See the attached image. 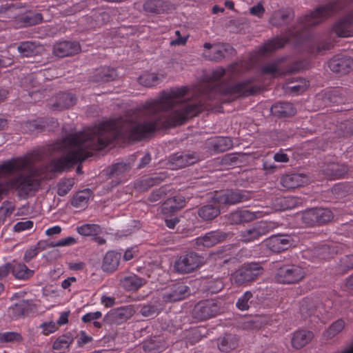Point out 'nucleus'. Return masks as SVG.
Returning a JSON list of instances; mask_svg holds the SVG:
<instances>
[{"label": "nucleus", "mask_w": 353, "mask_h": 353, "mask_svg": "<svg viewBox=\"0 0 353 353\" xmlns=\"http://www.w3.org/2000/svg\"><path fill=\"white\" fill-rule=\"evenodd\" d=\"M332 107H334V103H336L337 105L340 103H345L347 98L346 97V90L341 87H336L332 88ZM342 111V110L339 108H332V112H339Z\"/></svg>", "instance_id": "nucleus-39"}, {"label": "nucleus", "mask_w": 353, "mask_h": 353, "mask_svg": "<svg viewBox=\"0 0 353 353\" xmlns=\"http://www.w3.org/2000/svg\"><path fill=\"white\" fill-rule=\"evenodd\" d=\"M77 230L82 236H94L100 232L101 228L97 224H84L77 227Z\"/></svg>", "instance_id": "nucleus-44"}, {"label": "nucleus", "mask_w": 353, "mask_h": 353, "mask_svg": "<svg viewBox=\"0 0 353 353\" xmlns=\"http://www.w3.org/2000/svg\"><path fill=\"white\" fill-rule=\"evenodd\" d=\"M252 298V293L250 291L245 292L242 296H241L236 303V307L241 310H246L249 308V301Z\"/></svg>", "instance_id": "nucleus-53"}, {"label": "nucleus", "mask_w": 353, "mask_h": 353, "mask_svg": "<svg viewBox=\"0 0 353 353\" xmlns=\"http://www.w3.org/2000/svg\"><path fill=\"white\" fill-rule=\"evenodd\" d=\"M299 199L294 196H283L276 198L274 202L276 210L285 211L292 209L298 205Z\"/></svg>", "instance_id": "nucleus-34"}, {"label": "nucleus", "mask_w": 353, "mask_h": 353, "mask_svg": "<svg viewBox=\"0 0 353 353\" xmlns=\"http://www.w3.org/2000/svg\"><path fill=\"white\" fill-rule=\"evenodd\" d=\"M161 308L156 304H147L141 307L140 314L145 317H150L157 315Z\"/></svg>", "instance_id": "nucleus-50"}, {"label": "nucleus", "mask_w": 353, "mask_h": 353, "mask_svg": "<svg viewBox=\"0 0 353 353\" xmlns=\"http://www.w3.org/2000/svg\"><path fill=\"white\" fill-rule=\"evenodd\" d=\"M352 3L353 0H332V12L337 6L346 8ZM334 31L339 37H353V10L332 26V32Z\"/></svg>", "instance_id": "nucleus-6"}, {"label": "nucleus", "mask_w": 353, "mask_h": 353, "mask_svg": "<svg viewBox=\"0 0 353 353\" xmlns=\"http://www.w3.org/2000/svg\"><path fill=\"white\" fill-rule=\"evenodd\" d=\"M40 327L43 329V333L46 335L53 333L58 329L57 325L53 321L43 323Z\"/></svg>", "instance_id": "nucleus-60"}, {"label": "nucleus", "mask_w": 353, "mask_h": 353, "mask_svg": "<svg viewBox=\"0 0 353 353\" xmlns=\"http://www.w3.org/2000/svg\"><path fill=\"white\" fill-rule=\"evenodd\" d=\"M73 341L72 337L70 334H64L54 342L52 347L55 350H58L60 352H64L70 347V345Z\"/></svg>", "instance_id": "nucleus-40"}, {"label": "nucleus", "mask_w": 353, "mask_h": 353, "mask_svg": "<svg viewBox=\"0 0 353 353\" xmlns=\"http://www.w3.org/2000/svg\"><path fill=\"white\" fill-rule=\"evenodd\" d=\"M201 263L200 256L191 252L179 257L174 263V269L179 273L187 274L199 268Z\"/></svg>", "instance_id": "nucleus-11"}, {"label": "nucleus", "mask_w": 353, "mask_h": 353, "mask_svg": "<svg viewBox=\"0 0 353 353\" xmlns=\"http://www.w3.org/2000/svg\"><path fill=\"white\" fill-rule=\"evenodd\" d=\"M38 253L39 251L35 245L34 247H31L25 252L23 256L24 261L26 263L30 262L34 256L38 254Z\"/></svg>", "instance_id": "nucleus-64"}, {"label": "nucleus", "mask_w": 353, "mask_h": 353, "mask_svg": "<svg viewBox=\"0 0 353 353\" xmlns=\"http://www.w3.org/2000/svg\"><path fill=\"white\" fill-rule=\"evenodd\" d=\"M175 34L177 38L170 41V46H183L186 43L188 37H182L179 30H176Z\"/></svg>", "instance_id": "nucleus-63"}, {"label": "nucleus", "mask_w": 353, "mask_h": 353, "mask_svg": "<svg viewBox=\"0 0 353 353\" xmlns=\"http://www.w3.org/2000/svg\"><path fill=\"white\" fill-rule=\"evenodd\" d=\"M21 21L26 26H34L40 23L43 21V17L42 14L39 12L29 13L22 17Z\"/></svg>", "instance_id": "nucleus-48"}, {"label": "nucleus", "mask_w": 353, "mask_h": 353, "mask_svg": "<svg viewBox=\"0 0 353 353\" xmlns=\"http://www.w3.org/2000/svg\"><path fill=\"white\" fill-rule=\"evenodd\" d=\"M229 250L222 249L212 252L210 255V259L214 261L216 265L222 266L232 259L231 254L228 252Z\"/></svg>", "instance_id": "nucleus-37"}, {"label": "nucleus", "mask_w": 353, "mask_h": 353, "mask_svg": "<svg viewBox=\"0 0 353 353\" xmlns=\"http://www.w3.org/2000/svg\"><path fill=\"white\" fill-rule=\"evenodd\" d=\"M245 63L243 61L235 62L228 66L225 70L219 68L212 73L209 79L201 83L199 90L203 97L206 96L210 99H214L219 94L230 95L233 99L241 96H250L256 93L259 88L252 84L253 79L237 83L225 88L219 85L216 81H219L225 74L232 77L242 73L245 70Z\"/></svg>", "instance_id": "nucleus-3"}, {"label": "nucleus", "mask_w": 353, "mask_h": 353, "mask_svg": "<svg viewBox=\"0 0 353 353\" xmlns=\"http://www.w3.org/2000/svg\"><path fill=\"white\" fill-rule=\"evenodd\" d=\"M228 221L230 224H241V217L240 210H236L229 214Z\"/></svg>", "instance_id": "nucleus-62"}, {"label": "nucleus", "mask_w": 353, "mask_h": 353, "mask_svg": "<svg viewBox=\"0 0 353 353\" xmlns=\"http://www.w3.org/2000/svg\"><path fill=\"white\" fill-rule=\"evenodd\" d=\"M228 234L217 230L207 232L205 235L194 239V245L199 250L209 248L225 240Z\"/></svg>", "instance_id": "nucleus-12"}, {"label": "nucleus", "mask_w": 353, "mask_h": 353, "mask_svg": "<svg viewBox=\"0 0 353 353\" xmlns=\"http://www.w3.org/2000/svg\"><path fill=\"white\" fill-rule=\"evenodd\" d=\"M74 184V179H64L61 180L57 184V194L61 196L66 195L72 189Z\"/></svg>", "instance_id": "nucleus-47"}, {"label": "nucleus", "mask_w": 353, "mask_h": 353, "mask_svg": "<svg viewBox=\"0 0 353 353\" xmlns=\"http://www.w3.org/2000/svg\"><path fill=\"white\" fill-rule=\"evenodd\" d=\"M190 294V288L183 283H176L168 287L163 292L162 299L165 302L181 301Z\"/></svg>", "instance_id": "nucleus-13"}, {"label": "nucleus", "mask_w": 353, "mask_h": 353, "mask_svg": "<svg viewBox=\"0 0 353 353\" xmlns=\"http://www.w3.org/2000/svg\"><path fill=\"white\" fill-rule=\"evenodd\" d=\"M352 192V188L347 183H339L332 186V194L336 195V199L345 196Z\"/></svg>", "instance_id": "nucleus-42"}, {"label": "nucleus", "mask_w": 353, "mask_h": 353, "mask_svg": "<svg viewBox=\"0 0 353 353\" xmlns=\"http://www.w3.org/2000/svg\"><path fill=\"white\" fill-rule=\"evenodd\" d=\"M296 108L290 102H278L271 107V112L278 117H288L296 114Z\"/></svg>", "instance_id": "nucleus-28"}, {"label": "nucleus", "mask_w": 353, "mask_h": 353, "mask_svg": "<svg viewBox=\"0 0 353 353\" xmlns=\"http://www.w3.org/2000/svg\"><path fill=\"white\" fill-rule=\"evenodd\" d=\"M23 341L21 334L17 332H5L0 333L1 343H20Z\"/></svg>", "instance_id": "nucleus-46"}, {"label": "nucleus", "mask_w": 353, "mask_h": 353, "mask_svg": "<svg viewBox=\"0 0 353 353\" xmlns=\"http://www.w3.org/2000/svg\"><path fill=\"white\" fill-rule=\"evenodd\" d=\"M337 136L345 137L347 134L353 133V119L347 120L341 122L338 127L337 132H335Z\"/></svg>", "instance_id": "nucleus-49"}, {"label": "nucleus", "mask_w": 353, "mask_h": 353, "mask_svg": "<svg viewBox=\"0 0 353 353\" xmlns=\"http://www.w3.org/2000/svg\"><path fill=\"white\" fill-rule=\"evenodd\" d=\"M37 170L32 161L26 158L12 159L0 165V174L15 175L8 181L0 182V201L10 190H15L19 196H27L35 192L39 185Z\"/></svg>", "instance_id": "nucleus-2"}, {"label": "nucleus", "mask_w": 353, "mask_h": 353, "mask_svg": "<svg viewBox=\"0 0 353 353\" xmlns=\"http://www.w3.org/2000/svg\"><path fill=\"white\" fill-rule=\"evenodd\" d=\"M198 159L194 153H176L170 157L169 163L172 165V169H179L194 164Z\"/></svg>", "instance_id": "nucleus-20"}, {"label": "nucleus", "mask_w": 353, "mask_h": 353, "mask_svg": "<svg viewBox=\"0 0 353 353\" xmlns=\"http://www.w3.org/2000/svg\"><path fill=\"white\" fill-rule=\"evenodd\" d=\"M81 50V46L78 42L64 41L54 44L53 54L57 57L63 58L75 55Z\"/></svg>", "instance_id": "nucleus-18"}, {"label": "nucleus", "mask_w": 353, "mask_h": 353, "mask_svg": "<svg viewBox=\"0 0 353 353\" xmlns=\"http://www.w3.org/2000/svg\"><path fill=\"white\" fill-rule=\"evenodd\" d=\"M270 227L266 222H259L252 228L243 230L240 236L243 242L248 243L259 239L261 236L267 234Z\"/></svg>", "instance_id": "nucleus-16"}, {"label": "nucleus", "mask_w": 353, "mask_h": 353, "mask_svg": "<svg viewBox=\"0 0 353 353\" xmlns=\"http://www.w3.org/2000/svg\"><path fill=\"white\" fill-rule=\"evenodd\" d=\"M223 281L218 279L209 281L207 285V290L211 294H216L223 288Z\"/></svg>", "instance_id": "nucleus-55"}, {"label": "nucleus", "mask_w": 353, "mask_h": 353, "mask_svg": "<svg viewBox=\"0 0 353 353\" xmlns=\"http://www.w3.org/2000/svg\"><path fill=\"white\" fill-rule=\"evenodd\" d=\"M294 17L293 13L290 10H279L274 11L270 19V23L274 26H281L286 24Z\"/></svg>", "instance_id": "nucleus-31"}, {"label": "nucleus", "mask_w": 353, "mask_h": 353, "mask_svg": "<svg viewBox=\"0 0 353 353\" xmlns=\"http://www.w3.org/2000/svg\"><path fill=\"white\" fill-rule=\"evenodd\" d=\"M251 195L248 192L228 190L223 192H216L213 196V200L220 204L234 205L249 201Z\"/></svg>", "instance_id": "nucleus-9"}, {"label": "nucleus", "mask_w": 353, "mask_h": 353, "mask_svg": "<svg viewBox=\"0 0 353 353\" xmlns=\"http://www.w3.org/2000/svg\"><path fill=\"white\" fill-rule=\"evenodd\" d=\"M160 81V79L155 73L145 72L139 78L140 84L145 87H152L157 85Z\"/></svg>", "instance_id": "nucleus-41"}, {"label": "nucleus", "mask_w": 353, "mask_h": 353, "mask_svg": "<svg viewBox=\"0 0 353 353\" xmlns=\"http://www.w3.org/2000/svg\"><path fill=\"white\" fill-rule=\"evenodd\" d=\"M234 52V49L228 43H216L213 45V51L203 52V56L208 60L219 62Z\"/></svg>", "instance_id": "nucleus-17"}, {"label": "nucleus", "mask_w": 353, "mask_h": 353, "mask_svg": "<svg viewBox=\"0 0 353 353\" xmlns=\"http://www.w3.org/2000/svg\"><path fill=\"white\" fill-rule=\"evenodd\" d=\"M313 336L314 334L310 331H296L292 339V345L296 349H300L307 345L312 339Z\"/></svg>", "instance_id": "nucleus-33"}, {"label": "nucleus", "mask_w": 353, "mask_h": 353, "mask_svg": "<svg viewBox=\"0 0 353 353\" xmlns=\"http://www.w3.org/2000/svg\"><path fill=\"white\" fill-rule=\"evenodd\" d=\"M170 9L168 0H146L143 4V10L147 13L161 14Z\"/></svg>", "instance_id": "nucleus-22"}, {"label": "nucleus", "mask_w": 353, "mask_h": 353, "mask_svg": "<svg viewBox=\"0 0 353 353\" xmlns=\"http://www.w3.org/2000/svg\"><path fill=\"white\" fill-rule=\"evenodd\" d=\"M110 20V15L106 12L96 10L91 15L85 16L81 19V23L88 29L100 27Z\"/></svg>", "instance_id": "nucleus-19"}, {"label": "nucleus", "mask_w": 353, "mask_h": 353, "mask_svg": "<svg viewBox=\"0 0 353 353\" xmlns=\"http://www.w3.org/2000/svg\"><path fill=\"white\" fill-rule=\"evenodd\" d=\"M134 314L131 306L121 307L110 311L103 318L107 324H121L130 319Z\"/></svg>", "instance_id": "nucleus-14"}, {"label": "nucleus", "mask_w": 353, "mask_h": 353, "mask_svg": "<svg viewBox=\"0 0 353 353\" xmlns=\"http://www.w3.org/2000/svg\"><path fill=\"white\" fill-rule=\"evenodd\" d=\"M240 157H243V154L240 153L227 154L221 159V164L225 166H239L242 163Z\"/></svg>", "instance_id": "nucleus-43"}, {"label": "nucleus", "mask_w": 353, "mask_h": 353, "mask_svg": "<svg viewBox=\"0 0 353 353\" xmlns=\"http://www.w3.org/2000/svg\"><path fill=\"white\" fill-rule=\"evenodd\" d=\"M353 70V59L343 56L337 59H332V72L343 75Z\"/></svg>", "instance_id": "nucleus-24"}, {"label": "nucleus", "mask_w": 353, "mask_h": 353, "mask_svg": "<svg viewBox=\"0 0 353 353\" xmlns=\"http://www.w3.org/2000/svg\"><path fill=\"white\" fill-rule=\"evenodd\" d=\"M232 145V141L229 137H220L215 140L214 148L217 152H224L230 149Z\"/></svg>", "instance_id": "nucleus-45"}, {"label": "nucleus", "mask_w": 353, "mask_h": 353, "mask_svg": "<svg viewBox=\"0 0 353 353\" xmlns=\"http://www.w3.org/2000/svg\"><path fill=\"white\" fill-rule=\"evenodd\" d=\"M168 188L166 186H161L160 188L154 190L148 197L150 202H157L164 198L167 194Z\"/></svg>", "instance_id": "nucleus-57"}, {"label": "nucleus", "mask_w": 353, "mask_h": 353, "mask_svg": "<svg viewBox=\"0 0 353 353\" xmlns=\"http://www.w3.org/2000/svg\"><path fill=\"white\" fill-rule=\"evenodd\" d=\"M330 13L331 6L330 4L319 6L313 12L305 14L304 17H301L299 19L298 26L293 30H288V38L276 37L268 41L260 48L259 53L261 55L270 54L274 51L284 47V46L292 38H295L299 41L302 37L303 32L322 23L330 16Z\"/></svg>", "instance_id": "nucleus-4"}, {"label": "nucleus", "mask_w": 353, "mask_h": 353, "mask_svg": "<svg viewBox=\"0 0 353 353\" xmlns=\"http://www.w3.org/2000/svg\"><path fill=\"white\" fill-rule=\"evenodd\" d=\"M34 225V223L32 221H20L17 222L14 225V231L17 232H20L26 230H30L32 228Z\"/></svg>", "instance_id": "nucleus-59"}, {"label": "nucleus", "mask_w": 353, "mask_h": 353, "mask_svg": "<svg viewBox=\"0 0 353 353\" xmlns=\"http://www.w3.org/2000/svg\"><path fill=\"white\" fill-rule=\"evenodd\" d=\"M30 310V303L28 301L22 300L10 308L11 315L14 319L26 315Z\"/></svg>", "instance_id": "nucleus-36"}, {"label": "nucleus", "mask_w": 353, "mask_h": 353, "mask_svg": "<svg viewBox=\"0 0 353 353\" xmlns=\"http://www.w3.org/2000/svg\"><path fill=\"white\" fill-rule=\"evenodd\" d=\"M353 269V254L345 255L340 260V270L345 273Z\"/></svg>", "instance_id": "nucleus-54"}, {"label": "nucleus", "mask_w": 353, "mask_h": 353, "mask_svg": "<svg viewBox=\"0 0 353 353\" xmlns=\"http://www.w3.org/2000/svg\"><path fill=\"white\" fill-rule=\"evenodd\" d=\"M185 205V200L182 196H176L168 199L161 206L164 214H172Z\"/></svg>", "instance_id": "nucleus-23"}, {"label": "nucleus", "mask_w": 353, "mask_h": 353, "mask_svg": "<svg viewBox=\"0 0 353 353\" xmlns=\"http://www.w3.org/2000/svg\"><path fill=\"white\" fill-rule=\"evenodd\" d=\"M301 223L308 228L319 226L330 221L331 211L327 208H312L300 214Z\"/></svg>", "instance_id": "nucleus-7"}, {"label": "nucleus", "mask_w": 353, "mask_h": 353, "mask_svg": "<svg viewBox=\"0 0 353 353\" xmlns=\"http://www.w3.org/2000/svg\"><path fill=\"white\" fill-rule=\"evenodd\" d=\"M219 204L213 200V203L199 208L197 211L198 216L203 221L213 220L221 213Z\"/></svg>", "instance_id": "nucleus-26"}, {"label": "nucleus", "mask_w": 353, "mask_h": 353, "mask_svg": "<svg viewBox=\"0 0 353 353\" xmlns=\"http://www.w3.org/2000/svg\"><path fill=\"white\" fill-rule=\"evenodd\" d=\"M121 253L115 251L108 252L103 260L102 270L106 272H113L119 267L121 260Z\"/></svg>", "instance_id": "nucleus-27"}, {"label": "nucleus", "mask_w": 353, "mask_h": 353, "mask_svg": "<svg viewBox=\"0 0 353 353\" xmlns=\"http://www.w3.org/2000/svg\"><path fill=\"white\" fill-rule=\"evenodd\" d=\"M41 46L37 42L27 41L19 43L17 50L23 57L36 56L39 53Z\"/></svg>", "instance_id": "nucleus-32"}, {"label": "nucleus", "mask_w": 353, "mask_h": 353, "mask_svg": "<svg viewBox=\"0 0 353 353\" xmlns=\"http://www.w3.org/2000/svg\"><path fill=\"white\" fill-rule=\"evenodd\" d=\"M130 169V166L128 164L125 163H118L112 165L110 174L112 175H119L121 174Z\"/></svg>", "instance_id": "nucleus-58"}, {"label": "nucleus", "mask_w": 353, "mask_h": 353, "mask_svg": "<svg viewBox=\"0 0 353 353\" xmlns=\"http://www.w3.org/2000/svg\"><path fill=\"white\" fill-rule=\"evenodd\" d=\"M305 176L302 174H287L282 175L280 183L283 188L290 190L301 186L305 183Z\"/></svg>", "instance_id": "nucleus-25"}, {"label": "nucleus", "mask_w": 353, "mask_h": 353, "mask_svg": "<svg viewBox=\"0 0 353 353\" xmlns=\"http://www.w3.org/2000/svg\"><path fill=\"white\" fill-rule=\"evenodd\" d=\"M348 172V168L345 165H340L332 162V180L335 178L343 177Z\"/></svg>", "instance_id": "nucleus-56"}, {"label": "nucleus", "mask_w": 353, "mask_h": 353, "mask_svg": "<svg viewBox=\"0 0 353 353\" xmlns=\"http://www.w3.org/2000/svg\"><path fill=\"white\" fill-rule=\"evenodd\" d=\"M239 339L236 335L226 334L217 339L219 350L223 353H230L234 350L239 345Z\"/></svg>", "instance_id": "nucleus-21"}, {"label": "nucleus", "mask_w": 353, "mask_h": 353, "mask_svg": "<svg viewBox=\"0 0 353 353\" xmlns=\"http://www.w3.org/2000/svg\"><path fill=\"white\" fill-rule=\"evenodd\" d=\"M117 73L114 69L108 67L101 68L95 72L96 81L108 82L114 80Z\"/></svg>", "instance_id": "nucleus-38"}, {"label": "nucleus", "mask_w": 353, "mask_h": 353, "mask_svg": "<svg viewBox=\"0 0 353 353\" xmlns=\"http://www.w3.org/2000/svg\"><path fill=\"white\" fill-rule=\"evenodd\" d=\"M189 89L186 86L164 90L156 99L147 101L142 107L143 122L119 118L110 120L85 132L70 134L57 141L52 150L67 152L50 162L51 172H61L92 156L93 150H101L110 143L128 133L132 140L139 141L157 130L183 124L205 108L203 98L184 99Z\"/></svg>", "instance_id": "nucleus-1"}, {"label": "nucleus", "mask_w": 353, "mask_h": 353, "mask_svg": "<svg viewBox=\"0 0 353 353\" xmlns=\"http://www.w3.org/2000/svg\"><path fill=\"white\" fill-rule=\"evenodd\" d=\"M219 312V306L213 300L202 301L196 303L192 310L194 319L203 321L215 316Z\"/></svg>", "instance_id": "nucleus-10"}, {"label": "nucleus", "mask_w": 353, "mask_h": 353, "mask_svg": "<svg viewBox=\"0 0 353 353\" xmlns=\"http://www.w3.org/2000/svg\"><path fill=\"white\" fill-rule=\"evenodd\" d=\"M305 275V269L299 265L286 264L278 269L276 279L281 283L294 284L302 281Z\"/></svg>", "instance_id": "nucleus-8"}, {"label": "nucleus", "mask_w": 353, "mask_h": 353, "mask_svg": "<svg viewBox=\"0 0 353 353\" xmlns=\"http://www.w3.org/2000/svg\"><path fill=\"white\" fill-rule=\"evenodd\" d=\"M264 272V268L260 263H245L231 275V280L240 285L259 279Z\"/></svg>", "instance_id": "nucleus-5"}, {"label": "nucleus", "mask_w": 353, "mask_h": 353, "mask_svg": "<svg viewBox=\"0 0 353 353\" xmlns=\"http://www.w3.org/2000/svg\"><path fill=\"white\" fill-rule=\"evenodd\" d=\"M77 99L71 93L62 92L57 95L55 102L52 104L54 110H62L74 105Z\"/></svg>", "instance_id": "nucleus-29"}, {"label": "nucleus", "mask_w": 353, "mask_h": 353, "mask_svg": "<svg viewBox=\"0 0 353 353\" xmlns=\"http://www.w3.org/2000/svg\"><path fill=\"white\" fill-rule=\"evenodd\" d=\"M43 125L37 120L27 121L22 123V130L26 133H32L43 128Z\"/></svg>", "instance_id": "nucleus-51"}, {"label": "nucleus", "mask_w": 353, "mask_h": 353, "mask_svg": "<svg viewBox=\"0 0 353 353\" xmlns=\"http://www.w3.org/2000/svg\"><path fill=\"white\" fill-rule=\"evenodd\" d=\"M293 239L291 236L283 234L272 235L265 241L266 247L274 252H281L291 247Z\"/></svg>", "instance_id": "nucleus-15"}, {"label": "nucleus", "mask_w": 353, "mask_h": 353, "mask_svg": "<svg viewBox=\"0 0 353 353\" xmlns=\"http://www.w3.org/2000/svg\"><path fill=\"white\" fill-rule=\"evenodd\" d=\"M120 283L128 291H136L145 283V280L136 274H131L121 279Z\"/></svg>", "instance_id": "nucleus-30"}, {"label": "nucleus", "mask_w": 353, "mask_h": 353, "mask_svg": "<svg viewBox=\"0 0 353 353\" xmlns=\"http://www.w3.org/2000/svg\"><path fill=\"white\" fill-rule=\"evenodd\" d=\"M11 272L17 279L28 280L32 277L34 271L29 269L24 263H18L12 264Z\"/></svg>", "instance_id": "nucleus-35"}, {"label": "nucleus", "mask_w": 353, "mask_h": 353, "mask_svg": "<svg viewBox=\"0 0 353 353\" xmlns=\"http://www.w3.org/2000/svg\"><path fill=\"white\" fill-rule=\"evenodd\" d=\"M89 193L81 192L78 193L72 199V205L76 208H82L85 205L89 200Z\"/></svg>", "instance_id": "nucleus-52"}, {"label": "nucleus", "mask_w": 353, "mask_h": 353, "mask_svg": "<svg viewBox=\"0 0 353 353\" xmlns=\"http://www.w3.org/2000/svg\"><path fill=\"white\" fill-rule=\"evenodd\" d=\"M241 217V223H248L253 221L256 219V213L254 212H251L250 210H240Z\"/></svg>", "instance_id": "nucleus-61"}]
</instances>
